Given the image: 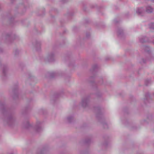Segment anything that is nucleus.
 Listing matches in <instances>:
<instances>
[{
    "mask_svg": "<svg viewBox=\"0 0 154 154\" xmlns=\"http://www.w3.org/2000/svg\"><path fill=\"white\" fill-rule=\"evenodd\" d=\"M152 9L151 7H149L146 9V11L148 13H151L152 12Z\"/></svg>",
    "mask_w": 154,
    "mask_h": 154,
    "instance_id": "1",
    "label": "nucleus"
}]
</instances>
